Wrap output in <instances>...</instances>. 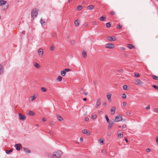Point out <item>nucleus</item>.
<instances>
[{
	"label": "nucleus",
	"mask_w": 158,
	"mask_h": 158,
	"mask_svg": "<svg viewBox=\"0 0 158 158\" xmlns=\"http://www.w3.org/2000/svg\"><path fill=\"white\" fill-rule=\"evenodd\" d=\"M62 152L60 151H58L53 153L52 158H60L62 155Z\"/></svg>",
	"instance_id": "obj_1"
},
{
	"label": "nucleus",
	"mask_w": 158,
	"mask_h": 158,
	"mask_svg": "<svg viewBox=\"0 0 158 158\" xmlns=\"http://www.w3.org/2000/svg\"><path fill=\"white\" fill-rule=\"evenodd\" d=\"M38 10L37 9H33L31 12V16L33 18L35 17L38 15Z\"/></svg>",
	"instance_id": "obj_2"
},
{
	"label": "nucleus",
	"mask_w": 158,
	"mask_h": 158,
	"mask_svg": "<svg viewBox=\"0 0 158 158\" xmlns=\"http://www.w3.org/2000/svg\"><path fill=\"white\" fill-rule=\"evenodd\" d=\"M101 105L100 99L99 98L97 99V101L96 107L97 108H99Z\"/></svg>",
	"instance_id": "obj_3"
},
{
	"label": "nucleus",
	"mask_w": 158,
	"mask_h": 158,
	"mask_svg": "<svg viewBox=\"0 0 158 158\" xmlns=\"http://www.w3.org/2000/svg\"><path fill=\"white\" fill-rule=\"evenodd\" d=\"M135 84L138 85H140L143 83L140 79H136L135 80Z\"/></svg>",
	"instance_id": "obj_4"
},
{
	"label": "nucleus",
	"mask_w": 158,
	"mask_h": 158,
	"mask_svg": "<svg viewBox=\"0 0 158 158\" xmlns=\"http://www.w3.org/2000/svg\"><path fill=\"white\" fill-rule=\"evenodd\" d=\"M122 120V117L120 116H117L115 117V121L118 122L121 121Z\"/></svg>",
	"instance_id": "obj_5"
},
{
	"label": "nucleus",
	"mask_w": 158,
	"mask_h": 158,
	"mask_svg": "<svg viewBox=\"0 0 158 158\" xmlns=\"http://www.w3.org/2000/svg\"><path fill=\"white\" fill-rule=\"evenodd\" d=\"M114 45L111 44H107L106 45V48L111 49L114 48Z\"/></svg>",
	"instance_id": "obj_6"
},
{
	"label": "nucleus",
	"mask_w": 158,
	"mask_h": 158,
	"mask_svg": "<svg viewBox=\"0 0 158 158\" xmlns=\"http://www.w3.org/2000/svg\"><path fill=\"white\" fill-rule=\"evenodd\" d=\"M82 132L85 134H86L88 135H90V131L87 129H85L82 130Z\"/></svg>",
	"instance_id": "obj_7"
},
{
	"label": "nucleus",
	"mask_w": 158,
	"mask_h": 158,
	"mask_svg": "<svg viewBox=\"0 0 158 158\" xmlns=\"http://www.w3.org/2000/svg\"><path fill=\"white\" fill-rule=\"evenodd\" d=\"M20 119L23 121L25 119V117L24 115H23L21 113H19V114Z\"/></svg>",
	"instance_id": "obj_8"
},
{
	"label": "nucleus",
	"mask_w": 158,
	"mask_h": 158,
	"mask_svg": "<svg viewBox=\"0 0 158 158\" xmlns=\"http://www.w3.org/2000/svg\"><path fill=\"white\" fill-rule=\"evenodd\" d=\"M111 96L112 94H109L107 95V98L108 101L110 102H111L112 101L111 98Z\"/></svg>",
	"instance_id": "obj_9"
},
{
	"label": "nucleus",
	"mask_w": 158,
	"mask_h": 158,
	"mask_svg": "<svg viewBox=\"0 0 158 158\" xmlns=\"http://www.w3.org/2000/svg\"><path fill=\"white\" fill-rule=\"evenodd\" d=\"M107 38L110 41H115L116 40V38L114 36L113 37H112L111 36H108L107 37Z\"/></svg>",
	"instance_id": "obj_10"
},
{
	"label": "nucleus",
	"mask_w": 158,
	"mask_h": 158,
	"mask_svg": "<svg viewBox=\"0 0 158 158\" xmlns=\"http://www.w3.org/2000/svg\"><path fill=\"white\" fill-rule=\"evenodd\" d=\"M109 124L108 126V129H111L113 127V125L114 124V123L113 122H109Z\"/></svg>",
	"instance_id": "obj_11"
},
{
	"label": "nucleus",
	"mask_w": 158,
	"mask_h": 158,
	"mask_svg": "<svg viewBox=\"0 0 158 158\" xmlns=\"http://www.w3.org/2000/svg\"><path fill=\"white\" fill-rule=\"evenodd\" d=\"M7 1L3 0H0V6H2L6 4Z\"/></svg>",
	"instance_id": "obj_12"
},
{
	"label": "nucleus",
	"mask_w": 158,
	"mask_h": 158,
	"mask_svg": "<svg viewBox=\"0 0 158 158\" xmlns=\"http://www.w3.org/2000/svg\"><path fill=\"white\" fill-rule=\"evenodd\" d=\"M116 110V108L115 107H113L110 110V113L112 114H114L115 113Z\"/></svg>",
	"instance_id": "obj_13"
},
{
	"label": "nucleus",
	"mask_w": 158,
	"mask_h": 158,
	"mask_svg": "<svg viewBox=\"0 0 158 158\" xmlns=\"http://www.w3.org/2000/svg\"><path fill=\"white\" fill-rule=\"evenodd\" d=\"M94 6L93 5H89L87 6V9L89 10H91L94 9Z\"/></svg>",
	"instance_id": "obj_14"
},
{
	"label": "nucleus",
	"mask_w": 158,
	"mask_h": 158,
	"mask_svg": "<svg viewBox=\"0 0 158 158\" xmlns=\"http://www.w3.org/2000/svg\"><path fill=\"white\" fill-rule=\"evenodd\" d=\"M118 137L120 138H122L123 137V132L121 133L119 132H118Z\"/></svg>",
	"instance_id": "obj_15"
},
{
	"label": "nucleus",
	"mask_w": 158,
	"mask_h": 158,
	"mask_svg": "<svg viewBox=\"0 0 158 158\" xmlns=\"http://www.w3.org/2000/svg\"><path fill=\"white\" fill-rule=\"evenodd\" d=\"M23 151L26 152H27L28 153H30V150L25 148H23Z\"/></svg>",
	"instance_id": "obj_16"
},
{
	"label": "nucleus",
	"mask_w": 158,
	"mask_h": 158,
	"mask_svg": "<svg viewBox=\"0 0 158 158\" xmlns=\"http://www.w3.org/2000/svg\"><path fill=\"white\" fill-rule=\"evenodd\" d=\"M57 118L58 120L60 121H62L63 120V118L60 115H57Z\"/></svg>",
	"instance_id": "obj_17"
},
{
	"label": "nucleus",
	"mask_w": 158,
	"mask_h": 158,
	"mask_svg": "<svg viewBox=\"0 0 158 158\" xmlns=\"http://www.w3.org/2000/svg\"><path fill=\"white\" fill-rule=\"evenodd\" d=\"M15 148H16V150L18 151L20 150V147L19 146L18 144H16L15 145Z\"/></svg>",
	"instance_id": "obj_18"
},
{
	"label": "nucleus",
	"mask_w": 158,
	"mask_h": 158,
	"mask_svg": "<svg viewBox=\"0 0 158 158\" xmlns=\"http://www.w3.org/2000/svg\"><path fill=\"white\" fill-rule=\"evenodd\" d=\"M127 47L130 49H132L134 48V47L131 44H128Z\"/></svg>",
	"instance_id": "obj_19"
},
{
	"label": "nucleus",
	"mask_w": 158,
	"mask_h": 158,
	"mask_svg": "<svg viewBox=\"0 0 158 158\" xmlns=\"http://www.w3.org/2000/svg\"><path fill=\"white\" fill-rule=\"evenodd\" d=\"M43 51L42 48H40L38 50V53L40 55L43 54Z\"/></svg>",
	"instance_id": "obj_20"
},
{
	"label": "nucleus",
	"mask_w": 158,
	"mask_h": 158,
	"mask_svg": "<svg viewBox=\"0 0 158 158\" xmlns=\"http://www.w3.org/2000/svg\"><path fill=\"white\" fill-rule=\"evenodd\" d=\"M40 22L41 23L42 26H44L45 24V22L44 21H43V19H40Z\"/></svg>",
	"instance_id": "obj_21"
},
{
	"label": "nucleus",
	"mask_w": 158,
	"mask_h": 158,
	"mask_svg": "<svg viewBox=\"0 0 158 158\" xmlns=\"http://www.w3.org/2000/svg\"><path fill=\"white\" fill-rule=\"evenodd\" d=\"M3 67L2 65L0 64V75L2 74L3 72Z\"/></svg>",
	"instance_id": "obj_22"
},
{
	"label": "nucleus",
	"mask_w": 158,
	"mask_h": 158,
	"mask_svg": "<svg viewBox=\"0 0 158 158\" xmlns=\"http://www.w3.org/2000/svg\"><path fill=\"white\" fill-rule=\"evenodd\" d=\"M82 55L83 57L84 58H86L87 57L86 52L85 51H83L82 52Z\"/></svg>",
	"instance_id": "obj_23"
},
{
	"label": "nucleus",
	"mask_w": 158,
	"mask_h": 158,
	"mask_svg": "<svg viewBox=\"0 0 158 158\" xmlns=\"http://www.w3.org/2000/svg\"><path fill=\"white\" fill-rule=\"evenodd\" d=\"M57 80L59 82L61 81L62 80V77L60 76H58L57 78Z\"/></svg>",
	"instance_id": "obj_24"
},
{
	"label": "nucleus",
	"mask_w": 158,
	"mask_h": 158,
	"mask_svg": "<svg viewBox=\"0 0 158 158\" xmlns=\"http://www.w3.org/2000/svg\"><path fill=\"white\" fill-rule=\"evenodd\" d=\"M34 65L37 68H40L39 64L37 63H34Z\"/></svg>",
	"instance_id": "obj_25"
},
{
	"label": "nucleus",
	"mask_w": 158,
	"mask_h": 158,
	"mask_svg": "<svg viewBox=\"0 0 158 158\" xmlns=\"http://www.w3.org/2000/svg\"><path fill=\"white\" fill-rule=\"evenodd\" d=\"M60 74L63 76H64L66 74V73L64 70L61 71Z\"/></svg>",
	"instance_id": "obj_26"
},
{
	"label": "nucleus",
	"mask_w": 158,
	"mask_h": 158,
	"mask_svg": "<svg viewBox=\"0 0 158 158\" xmlns=\"http://www.w3.org/2000/svg\"><path fill=\"white\" fill-rule=\"evenodd\" d=\"M152 78L156 80H158V77L154 75H152Z\"/></svg>",
	"instance_id": "obj_27"
},
{
	"label": "nucleus",
	"mask_w": 158,
	"mask_h": 158,
	"mask_svg": "<svg viewBox=\"0 0 158 158\" xmlns=\"http://www.w3.org/2000/svg\"><path fill=\"white\" fill-rule=\"evenodd\" d=\"M28 114L29 115L33 116L35 114L32 111H29V112L28 113Z\"/></svg>",
	"instance_id": "obj_28"
},
{
	"label": "nucleus",
	"mask_w": 158,
	"mask_h": 158,
	"mask_svg": "<svg viewBox=\"0 0 158 158\" xmlns=\"http://www.w3.org/2000/svg\"><path fill=\"white\" fill-rule=\"evenodd\" d=\"M106 19V18L104 17V16H102L100 18V20L101 21H105Z\"/></svg>",
	"instance_id": "obj_29"
},
{
	"label": "nucleus",
	"mask_w": 158,
	"mask_h": 158,
	"mask_svg": "<svg viewBox=\"0 0 158 158\" xmlns=\"http://www.w3.org/2000/svg\"><path fill=\"white\" fill-rule=\"evenodd\" d=\"M13 151L12 149H10V150H6V153L7 154H9L10 152H12Z\"/></svg>",
	"instance_id": "obj_30"
},
{
	"label": "nucleus",
	"mask_w": 158,
	"mask_h": 158,
	"mask_svg": "<svg viewBox=\"0 0 158 158\" xmlns=\"http://www.w3.org/2000/svg\"><path fill=\"white\" fill-rule=\"evenodd\" d=\"M99 143L102 144H103L104 143V141L101 139H99L98 140Z\"/></svg>",
	"instance_id": "obj_31"
},
{
	"label": "nucleus",
	"mask_w": 158,
	"mask_h": 158,
	"mask_svg": "<svg viewBox=\"0 0 158 158\" xmlns=\"http://www.w3.org/2000/svg\"><path fill=\"white\" fill-rule=\"evenodd\" d=\"M134 75L136 77H140L139 74L138 73L136 72L135 73Z\"/></svg>",
	"instance_id": "obj_32"
},
{
	"label": "nucleus",
	"mask_w": 158,
	"mask_h": 158,
	"mask_svg": "<svg viewBox=\"0 0 158 158\" xmlns=\"http://www.w3.org/2000/svg\"><path fill=\"white\" fill-rule=\"evenodd\" d=\"M74 24L76 26H77L79 25V23L78 20H76L75 21Z\"/></svg>",
	"instance_id": "obj_33"
},
{
	"label": "nucleus",
	"mask_w": 158,
	"mask_h": 158,
	"mask_svg": "<svg viewBox=\"0 0 158 158\" xmlns=\"http://www.w3.org/2000/svg\"><path fill=\"white\" fill-rule=\"evenodd\" d=\"M97 118V115L96 114H92L91 116V118L93 119H94Z\"/></svg>",
	"instance_id": "obj_34"
},
{
	"label": "nucleus",
	"mask_w": 158,
	"mask_h": 158,
	"mask_svg": "<svg viewBox=\"0 0 158 158\" xmlns=\"http://www.w3.org/2000/svg\"><path fill=\"white\" fill-rule=\"evenodd\" d=\"M82 9V6H78L77 7V9L78 10H80Z\"/></svg>",
	"instance_id": "obj_35"
},
{
	"label": "nucleus",
	"mask_w": 158,
	"mask_h": 158,
	"mask_svg": "<svg viewBox=\"0 0 158 158\" xmlns=\"http://www.w3.org/2000/svg\"><path fill=\"white\" fill-rule=\"evenodd\" d=\"M105 117L106 120L107 121V122L108 123H109L110 120H109V118H108L107 115H106L105 116Z\"/></svg>",
	"instance_id": "obj_36"
},
{
	"label": "nucleus",
	"mask_w": 158,
	"mask_h": 158,
	"mask_svg": "<svg viewBox=\"0 0 158 158\" xmlns=\"http://www.w3.org/2000/svg\"><path fill=\"white\" fill-rule=\"evenodd\" d=\"M122 26L120 24H118L117 25V28L118 29H120L122 28Z\"/></svg>",
	"instance_id": "obj_37"
},
{
	"label": "nucleus",
	"mask_w": 158,
	"mask_h": 158,
	"mask_svg": "<svg viewBox=\"0 0 158 158\" xmlns=\"http://www.w3.org/2000/svg\"><path fill=\"white\" fill-rule=\"evenodd\" d=\"M123 89L124 90H127V86L126 85H124L123 86Z\"/></svg>",
	"instance_id": "obj_38"
},
{
	"label": "nucleus",
	"mask_w": 158,
	"mask_h": 158,
	"mask_svg": "<svg viewBox=\"0 0 158 158\" xmlns=\"http://www.w3.org/2000/svg\"><path fill=\"white\" fill-rule=\"evenodd\" d=\"M106 26L107 27H109L111 26V24L110 22L108 23H106Z\"/></svg>",
	"instance_id": "obj_39"
},
{
	"label": "nucleus",
	"mask_w": 158,
	"mask_h": 158,
	"mask_svg": "<svg viewBox=\"0 0 158 158\" xmlns=\"http://www.w3.org/2000/svg\"><path fill=\"white\" fill-rule=\"evenodd\" d=\"M153 87L156 89H158V86L156 85H152Z\"/></svg>",
	"instance_id": "obj_40"
},
{
	"label": "nucleus",
	"mask_w": 158,
	"mask_h": 158,
	"mask_svg": "<svg viewBox=\"0 0 158 158\" xmlns=\"http://www.w3.org/2000/svg\"><path fill=\"white\" fill-rule=\"evenodd\" d=\"M126 95L125 94H123V96L122 97V98L123 99H125L126 98Z\"/></svg>",
	"instance_id": "obj_41"
},
{
	"label": "nucleus",
	"mask_w": 158,
	"mask_h": 158,
	"mask_svg": "<svg viewBox=\"0 0 158 158\" xmlns=\"http://www.w3.org/2000/svg\"><path fill=\"white\" fill-rule=\"evenodd\" d=\"M64 70L65 72H69L71 70L69 69H64Z\"/></svg>",
	"instance_id": "obj_42"
},
{
	"label": "nucleus",
	"mask_w": 158,
	"mask_h": 158,
	"mask_svg": "<svg viewBox=\"0 0 158 158\" xmlns=\"http://www.w3.org/2000/svg\"><path fill=\"white\" fill-rule=\"evenodd\" d=\"M41 89L43 92H45L46 91V89L44 87H42Z\"/></svg>",
	"instance_id": "obj_43"
},
{
	"label": "nucleus",
	"mask_w": 158,
	"mask_h": 158,
	"mask_svg": "<svg viewBox=\"0 0 158 158\" xmlns=\"http://www.w3.org/2000/svg\"><path fill=\"white\" fill-rule=\"evenodd\" d=\"M110 14L111 15H114L115 14V13L114 11H111L110 13Z\"/></svg>",
	"instance_id": "obj_44"
},
{
	"label": "nucleus",
	"mask_w": 158,
	"mask_h": 158,
	"mask_svg": "<svg viewBox=\"0 0 158 158\" xmlns=\"http://www.w3.org/2000/svg\"><path fill=\"white\" fill-rule=\"evenodd\" d=\"M35 99V97L33 96H32L31 97V101H33Z\"/></svg>",
	"instance_id": "obj_45"
},
{
	"label": "nucleus",
	"mask_w": 158,
	"mask_h": 158,
	"mask_svg": "<svg viewBox=\"0 0 158 158\" xmlns=\"http://www.w3.org/2000/svg\"><path fill=\"white\" fill-rule=\"evenodd\" d=\"M52 36L53 37L56 38V35L55 33H54L53 34Z\"/></svg>",
	"instance_id": "obj_46"
},
{
	"label": "nucleus",
	"mask_w": 158,
	"mask_h": 158,
	"mask_svg": "<svg viewBox=\"0 0 158 158\" xmlns=\"http://www.w3.org/2000/svg\"><path fill=\"white\" fill-rule=\"evenodd\" d=\"M127 103L125 102H124L123 103V106H125L127 105Z\"/></svg>",
	"instance_id": "obj_47"
},
{
	"label": "nucleus",
	"mask_w": 158,
	"mask_h": 158,
	"mask_svg": "<svg viewBox=\"0 0 158 158\" xmlns=\"http://www.w3.org/2000/svg\"><path fill=\"white\" fill-rule=\"evenodd\" d=\"M131 114V113L129 111H128L127 112V115L128 116H129Z\"/></svg>",
	"instance_id": "obj_48"
},
{
	"label": "nucleus",
	"mask_w": 158,
	"mask_h": 158,
	"mask_svg": "<svg viewBox=\"0 0 158 158\" xmlns=\"http://www.w3.org/2000/svg\"><path fill=\"white\" fill-rule=\"evenodd\" d=\"M92 23L93 25H94L96 24V22L95 21H93L92 22Z\"/></svg>",
	"instance_id": "obj_49"
},
{
	"label": "nucleus",
	"mask_w": 158,
	"mask_h": 158,
	"mask_svg": "<svg viewBox=\"0 0 158 158\" xmlns=\"http://www.w3.org/2000/svg\"><path fill=\"white\" fill-rule=\"evenodd\" d=\"M54 46H51L50 47V50L51 51H53L54 49Z\"/></svg>",
	"instance_id": "obj_50"
},
{
	"label": "nucleus",
	"mask_w": 158,
	"mask_h": 158,
	"mask_svg": "<svg viewBox=\"0 0 158 158\" xmlns=\"http://www.w3.org/2000/svg\"><path fill=\"white\" fill-rule=\"evenodd\" d=\"M150 105H148L146 107V109H149L150 108Z\"/></svg>",
	"instance_id": "obj_51"
},
{
	"label": "nucleus",
	"mask_w": 158,
	"mask_h": 158,
	"mask_svg": "<svg viewBox=\"0 0 158 158\" xmlns=\"http://www.w3.org/2000/svg\"><path fill=\"white\" fill-rule=\"evenodd\" d=\"M89 118H88V117H86V118H85V121H89Z\"/></svg>",
	"instance_id": "obj_52"
},
{
	"label": "nucleus",
	"mask_w": 158,
	"mask_h": 158,
	"mask_svg": "<svg viewBox=\"0 0 158 158\" xmlns=\"http://www.w3.org/2000/svg\"><path fill=\"white\" fill-rule=\"evenodd\" d=\"M49 134H51V135H53V134H54L53 133L52 131H49Z\"/></svg>",
	"instance_id": "obj_53"
},
{
	"label": "nucleus",
	"mask_w": 158,
	"mask_h": 158,
	"mask_svg": "<svg viewBox=\"0 0 158 158\" xmlns=\"http://www.w3.org/2000/svg\"><path fill=\"white\" fill-rule=\"evenodd\" d=\"M127 126H126V125L125 124H123V126H122V127L123 128H125Z\"/></svg>",
	"instance_id": "obj_54"
},
{
	"label": "nucleus",
	"mask_w": 158,
	"mask_h": 158,
	"mask_svg": "<svg viewBox=\"0 0 158 158\" xmlns=\"http://www.w3.org/2000/svg\"><path fill=\"white\" fill-rule=\"evenodd\" d=\"M107 135L108 136H110L111 135V133L110 132H109L107 134Z\"/></svg>",
	"instance_id": "obj_55"
},
{
	"label": "nucleus",
	"mask_w": 158,
	"mask_h": 158,
	"mask_svg": "<svg viewBox=\"0 0 158 158\" xmlns=\"http://www.w3.org/2000/svg\"><path fill=\"white\" fill-rule=\"evenodd\" d=\"M42 120L43 122H44L46 121V119L45 118H43L42 119Z\"/></svg>",
	"instance_id": "obj_56"
},
{
	"label": "nucleus",
	"mask_w": 158,
	"mask_h": 158,
	"mask_svg": "<svg viewBox=\"0 0 158 158\" xmlns=\"http://www.w3.org/2000/svg\"><path fill=\"white\" fill-rule=\"evenodd\" d=\"M80 141L81 142H82L83 141V139L81 137L80 138Z\"/></svg>",
	"instance_id": "obj_57"
},
{
	"label": "nucleus",
	"mask_w": 158,
	"mask_h": 158,
	"mask_svg": "<svg viewBox=\"0 0 158 158\" xmlns=\"http://www.w3.org/2000/svg\"><path fill=\"white\" fill-rule=\"evenodd\" d=\"M156 141L157 143H158V137H156Z\"/></svg>",
	"instance_id": "obj_58"
},
{
	"label": "nucleus",
	"mask_w": 158,
	"mask_h": 158,
	"mask_svg": "<svg viewBox=\"0 0 158 158\" xmlns=\"http://www.w3.org/2000/svg\"><path fill=\"white\" fill-rule=\"evenodd\" d=\"M8 7V5H7V6H6L4 8V9H5V10L6 9H7Z\"/></svg>",
	"instance_id": "obj_59"
},
{
	"label": "nucleus",
	"mask_w": 158,
	"mask_h": 158,
	"mask_svg": "<svg viewBox=\"0 0 158 158\" xmlns=\"http://www.w3.org/2000/svg\"><path fill=\"white\" fill-rule=\"evenodd\" d=\"M155 111L156 112L158 113V109H155Z\"/></svg>",
	"instance_id": "obj_60"
},
{
	"label": "nucleus",
	"mask_w": 158,
	"mask_h": 158,
	"mask_svg": "<svg viewBox=\"0 0 158 158\" xmlns=\"http://www.w3.org/2000/svg\"><path fill=\"white\" fill-rule=\"evenodd\" d=\"M106 104H107L106 103V102H105L104 103L103 105L104 106H106Z\"/></svg>",
	"instance_id": "obj_61"
},
{
	"label": "nucleus",
	"mask_w": 158,
	"mask_h": 158,
	"mask_svg": "<svg viewBox=\"0 0 158 158\" xmlns=\"http://www.w3.org/2000/svg\"><path fill=\"white\" fill-rule=\"evenodd\" d=\"M146 151L147 152H148L150 151V149L149 148H147L146 149Z\"/></svg>",
	"instance_id": "obj_62"
},
{
	"label": "nucleus",
	"mask_w": 158,
	"mask_h": 158,
	"mask_svg": "<svg viewBox=\"0 0 158 158\" xmlns=\"http://www.w3.org/2000/svg\"><path fill=\"white\" fill-rule=\"evenodd\" d=\"M121 49L122 50H124L126 48L124 47H121Z\"/></svg>",
	"instance_id": "obj_63"
},
{
	"label": "nucleus",
	"mask_w": 158,
	"mask_h": 158,
	"mask_svg": "<svg viewBox=\"0 0 158 158\" xmlns=\"http://www.w3.org/2000/svg\"><path fill=\"white\" fill-rule=\"evenodd\" d=\"M83 94H84V95H87V94H88V93H86V92H84L83 93Z\"/></svg>",
	"instance_id": "obj_64"
}]
</instances>
